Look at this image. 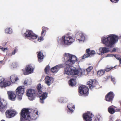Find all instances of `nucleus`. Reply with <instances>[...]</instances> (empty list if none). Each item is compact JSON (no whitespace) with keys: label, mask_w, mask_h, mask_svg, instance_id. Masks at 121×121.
<instances>
[{"label":"nucleus","mask_w":121,"mask_h":121,"mask_svg":"<svg viewBox=\"0 0 121 121\" xmlns=\"http://www.w3.org/2000/svg\"><path fill=\"white\" fill-rule=\"evenodd\" d=\"M65 60H67L65 62L66 65L68 66L73 65L77 62V58L75 55L69 53H65L64 54ZM89 72L86 69L80 68H76L73 67L68 66L64 69V73L69 75H86Z\"/></svg>","instance_id":"1"},{"label":"nucleus","mask_w":121,"mask_h":121,"mask_svg":"<svg viewBox=\"0 0 121 121\" xmlns=\"http://www.w3.org/2000/svg\"><path fill=\"white\" fill-rule=\"evenodd\" d=\"M21 115L25 119L30 121L36 119L38 116V111H35L30 109H24L21 112Z\"/></svg>","instance_id":"2"},{"label":"nucleus","mask_w":121,"mask_h":121,"mask_svg":"<svg viewBox=\"0 0 121 121\" xmlns=\"http://www.w3.org/2000/svg\"><path fill=\"white\" fill-rule=\"evenodd\" d=\"M118 36L115 35L110 34L106 37L103 36L101 38L102 43L106 47L111 48L118 41Z\"/></svg>","instance_id":"3"},{"label":"nucleus","mask_w":121,"mask_h":121,"mask_svg":"<svg viewBox=\"0 0 121 121\" xmlns=\"http://www.w3.org/2000/svg\"><path fill=\"white\" fill-rule=\"evenodd\" d=\"M75 40V38L73 35H67L60 38L59 41L64 45H69L73 42Z\"/></svg>","instance_id":"4"},{"label":"nucleus","mask_w":121,"mask_h":121,"mask_svg":"<svg viewBox=\"0 0 121 121\" xmlns=\"http://www.w3.org/2000/svg\"><path fill=\"white\" fill-rule=\"evenodd\" d=\"M23 35L26 38L31 40L35 39L38 37L37 35L35 34L32 31L30 30H27Z\"/></svg>","instance_id":"5"},{"label":"nucleus","mask_w":121,"mask_h":121,"mask_svg":"<svg viewBox=\"0 0 121 121\" xmlns=\"http://www.w3.org/2000/svg\"><path fill=\"white\" fill-rule=\"evenodd\" d=\"M15 91L18 99L21 100L22 99V95L24 93V87L23 86H19Z\"/></svg>","instance_id":"6"},{"label":"nucleus","mask_w":121,"mask_h":121,"mask_svg":"<svg viewBox=\"0 0 121 121\" xmlns=\"http://www.w3.org/2000/svg\"><path fill=\"white\" fill-rule=\"evenodd\" d=\"M34 68L31 65H26L25 69H22L23 73L24 75H27L32 73L34 71Z\"/></svg>","instance_id":"7"},{"label":"nucleus","mask_w":121,"mask_h":121,"mask_svg":"<svg viewBox=\"0 0 121 121\" xmlns=\"http://www.w3.org/2000/svg\"><path fill=\"white\" fill-rule=\"evenodd\" d=\"M36 92L35 90L32 89H29L26 91V95L29 99L30 100H34L36 97Z\"/></svg>","instance_id":"8"},{"label":"nucleus","mask_w":121,"mask_h":121,"mask_svg":"<svg viewBox=\"0 0 121 121\" xmlns=\"http://www.w3.org/2000/svg\"><path fill=\"white\" fill-rule=\"evenodd\" d=\"M89 89L85 85H82L80 86L79 89V93L85 96L88 95Z\"/></svg>","instance_id":"9"},{"label":"nucleus","mask_w":121,"mask_h":121,"mask_svg":"<svg viewBox=\"0 0 121 121\" xmlns=\"http://www.w3.org/2000/svg\"><path fill=\"white\" fill-rule=\"evenodd\" d=\"M17 114L16 111L13 109H10L7 110L5 112L6 117L8 118L14 117Z\"/></svg>","instance_id":"10"},{"label":"nucleus","mask_w":121,"mask_h":121,"mask_svg":"<svg viewBox=\"0 0 121 121\" xmlns=\"http://www.w3.org/2000/svg\"><path fill=\"white\" fill-rule=\"evenodd\" d=\"M12 84L11 81L5 80L4 78H2L0 79V86L1 87L9 86Z\"/></svg>","instance_id":"11"},{"label":"nucleus","mask_w":121,"mask_h":121,"mask_svg":"<svg viewBox=\"0 0 121 121\" xmlns=\"http://www.w3.org/2000/svg\"><path fill=\"white\" fill-rule=\"evenodd\" d=\"M93 116L92 113L89 112L84 113L83 115V118L85 121H91L92 118Z\"/></svg>","instance_id":"12"},{"label":"nucleus","mask_w":121,"mask_h":121,"mask_svg":"<svg viewBox=\"0 0 121 121\" xmlns=\"http://www.w3.org/2000/svg\"><path fill=\"white\" fill-rule=\"evenodd\" d=\"M109 50L108 48L106 47L100 48L97 51V53L99 55H102L104 54L109 52Z\"/></svg>","instance_id":"13"},{"label":"nucleus","mask_w":121,"mask_h":121,"mask_svg":"<svg viewBox=\"0 0 121 121\" xmlns=\"http://www.w3.org/2000/svg\"><path fill=\"white\" fill-rule=\"evenodd\" d=\"M42 31L41 32V36L38 38V41L40 42L43 41V37H44L46 33V30H48V28L47 27H43L42 28Z\"/></svg>","instance_id":"14"},{"label":"nucleus","mask_w":121,"mask_h":121,"mask_svg":"<svg viewBox=\"0 0 121 121\" xmlns=\"http://www.w3.org/2000/svg\"><path fill=\"white\" fill-rule=\"evenodd\" d=\"M86 53L85 54L82 56V58L84 59L86 57H88L91 55L95 54V51L93 50H90L89 49H87L86 51Z\"/></svg>","instance_id":"15"},{"label":"nucleus","mask_w":121,"mask_h":121,"mask_svg":"<svg viewBox=\"0 0 121 121\" xmlns=\"http://www.w3.org/2000/svg\"><path fill=\"white\" fill-rule=\"evenodd\" d=\"M6 108V104L4 100L3 99H0V111L1 112L4 111Z\"/></svg>","instance_id":"16"},{"label":"nucleus","mask_w":121,"mask_h":121,"mask_svg":"<svg viewBox=\"0 0 121 121\" xmlns=\"http://www.w3.org/2000/svg\"><path fill=\"white\" fill-rule=\"evenodd\" d=\"M38 94L39 96L40 102L42 104L44 103V100L47 96L48 93L46 92H42L41 91V93H38Z\"/></svg>","instance_id":"17"},{"label":"nucleus","mask_w":121,"mask_h":121,"mask_svg":"<svg viewBox=\"0 0 121 121\" xmlns=\"http://www.w3.org/2000/svg\"><path fill=\"white\" fill-rule=\"evenodd\" d=\"M9 99L12 101L15 100L16 97L15 92L12 91H9L7 92Z\"/></svg>","instance_id":"18"},{"label":"nucleus","mask_w":121,"mask_h":121,"mask_svg":"<svg viewBox=\"0 0 121 121\" xmlns=\"http://www.w3.org/2000/svg\"><path fill=\"white\" fill-rule=\"evenodd\" d=\"M76 34H79L80 37V38L77 39V41L80 43L83 42L85 39V34L83 33H80L79 32H77Z\"/></svg>","instance_id":"19"},{"label":"nucleus","mask_w":121,"mask_h":121,"mask_svg":"<svg viewBox=\"0 0 121 121\" xmlns=\"http://www.w3.org/2000/svg\"><path fill=\"white\" fill-rule=\"evenodd\" d=\"M108 112L111 114H113L115 112L119 111V109H117V108L113 105L109 107L108 109Z\"/></svg>","instance_id":"20"},{"label":"nucleus","mask_w":121,"mask_h":121,"mask_svg":"<svg viewBox=\"0 0 121 121\" xmlns=\"http://www.w3.org/2000/svg\"><path fill=\"white\" fill-rule=\"evenodd\" d=\"M63 66V65L62 64H60L58 65L52 67L51 69V71L53 73H57L59 69Z\"/></svg>","instance_id":"21"},{"label":"nucleus","mask_w":121,"mask_h":121,"mask_svg":"<svg viewBox=\"0 0 121 121\" xmlns=\"http://www.w3.org/2000/svg\"><path fill=\"white\" fill-rule=\"evenodd\" d=\"M114 96L112 92H110L108 93L106 96L105 99L107 101H110L112 100Z\"/></svg>","instance_id":"22"},{"label":"nucleus","mask_w":121,"mask_h":121,"mask_svg":"<svg viewBox=\"0 0 121 121\" xmlns=\"http://www.w3.org/2000/svg\"><path fill=\"white\" fill-rule=\"evenodd\" d=\"M45 80V83L48 86H50L52 84L54 81L53 79L52 78L48 76L46 77Z\"/></svg>","instance_id":"23"},{"label":"nucleus","mask_w":121,"mask_h":121,"mask_svg":"<svg viewBox=\"0 0 121 121\" xmlns=\"http://www.w3.org/2000/svg\"><path fill=\"white\" fill-rule=\"evenodd\" d=\"M10 79L13 84L16 83L19 80V79L16 76L12 75L11 76Z\"/></svg>","instance_id":"24"},{"label":"nucleus","mask_w":121,"mask_h":121,"mask_svg":"<svg viewBox=\"0 0 121 121\" xmlns=\"http://www.w3.org/2000/svg\"><path fill=\"white\" fill-rule=\"evenodd\" d=\"M67 107L69 110L68 111V113H72L73 112L74 109V105L73 104L69 103L68 104Z\"/></svg>","instance_id":"25"},{"label":"nucleus","mask_w":121,"mask_h":121,"mask_svg":"<svg viewBox=\"0 0 121 121\" xmlns=\"http://www.w3.org/2000/svg\"><path fill=\"white\" fill-rule=\"evenodd\" d=\"M87 84L88 85L90 88L92 89L95 86V82L92 80H90L87 82Z\"/></svg>","instance_id":"26"},{"label":"nucleus","mask_w":121,"mask_h":121,"mask_svg":"<svg viewBox=\"0 0 121 121\" xmlns=\"http://www.w3.org/2000/svg\"><path fill=\"white\" fill-rule=\"evenodd\" d=\"M38 61L39 62H41L43 61V55L42 52L40 51L38 53Z\"/></svg>","instance_id":"27"},{"label":"nucleus","mask_w":121,"mask_h":121,"mask_svg":"<svg viewBox=\"0 0 121 121\" xmlns=\"http://www.w3.org/2000/svg\"><path fill=\"white\" fill-rule=\"evenodd\" d=\"M13 30L12 29L9 27H8L6 28L4 30L5 33L8 34H11L12 33Z\"/></svg>","instance_id":"28"},{"label":"nucleus","mask_w":121,"mask_h":121,"mask_svg":"<svg viewBox=\"0 0 121 121\" xmlns=\"http://www.w3.org/2000/svg\"><path fill=\"white\" fill-rule=\"evenodd\" d=\"M69 85L72 86L75 85L76 84V79L75 78L71 79L69 82Z\"/></svg>","instance_id":"29"},{"label":"nucleus","mask_w":121,"mask_h":121,"mask_svg":"<svg viewBox=\"0 0 121 121\" xmlns=\"http://www.w3.org/2000/svg\"><path fill=\"white\" fill-rule=\"evenodd\" d=\"M104 70H100L98 71L97 72V75L98 76L100 77L103 75L104 73Z\"/></svg>","instance_id":"30"},{"label":"nucleus","mask_w":121,"mask_h":121,"mask_svg":"<svg viewBox=\"0 0 121 121\" xmlns=\"http://www.w3.org/2000/svg\"><path fill=\"white\" fill-rule=\"evenodd\" d=\"M32 81L30 79H29L25 80L24 82V84L27 85H30Z\"/></svg>","instance_id":"31"},{"label":"nucleus","mask_w":121,"mask_h":121,"mask_svg":"<svg viewBox=\"0 0 121 121\" xmlns=\"http://www.w3.org/2000/svg\"><path fill=\"white\" fill-rule=\"evenodd\" d=\"M42 88L40 84H39L37 85V88L38 90V92L41 93V89Z\"/></svg>","instance_id":"32"},{"label":"nucleus","mask_w":121,"mask_h":121,"mask_svg":"<svg viewBox=\"0 0 121 121\" xmlns=\"http://www.w3.org/2000/svg\"><path fill=\"white\" fill-rule=\"evenodd\" d=\"M12 65L13 68H16L18 66V65L17 63L14 62L12 63Z\"/></svg>","instance_id":"33"},{"label":"nucleus","mask_w":121,"mask_h":121,"mask_svg":"<svg viewBox=\"0 0 121 121\" xmlns=\"http://www.w3.org/2000/svg\"><path fill=\"white\" fill-rule=\"evenodd\" d=\"M49 66L48 65L46 66L45 69V71L46 73H48L49 70Z\"/></svg>","instance_id":"34"},{"label":"nucleus","mask_w":121,"mask_h":121,"mask_svg":"<svg viewBox=\"0 0 121 121\" xmlns=\"http://www.w3.org/2000/svg\"><path fill=\"white\" fill-rule=\"evenodd\" d=\"M114 57L117 59L119 60L121 58V56L118 55H114Z\"/></svg>","instance_id":"35"},{"label":"nucleus","mask_w":121,"mask_h":121,"mask_svg":"<svg viewBox=\"0 0 121 121\" xmlns=\"http://www.w3.org/2000/svg\"><path fill=\"white\" fill-rule=\"evenodd\" d=\"M114 54H108L106 57H114Z\"/></svg>","instance_id":"36"},{"label":"nucleus","mask_w":121,"mask_h":121,"mask_svg":"<svg viewBox=\"0 0 121 121\" xmlns=\"http://www.w3.org/2000/svg\"><path fill=\"white\" fill-rule=\"evenodd\" d=\"M93 67L92 66H90L87 69H86L87 71L89 73L90 72L91 70L93 69Z\"/></svg>","instance_id":"37"},{"label":"nucleus","mask_w":121,"mask_h":121,"mask_svg":"<svg viewBox=\"0 0 121 121\" xmlns=\"http://www.w3.org/2000/svg\"><path fill=\"white\" fill-rule=\"evenodd\" d=\"M65 99L63 98H60L59 99V101L60 102H65V101H64V100Z\"/></svg>","instance_id":"38"},{"label":"nucleus","mask_w":121,"mask_h":121,"mask_svg":"<svg viewBox=\"0 0 121 121\" xmlns=\"http://www.w3.org/2000/svg\"><path fill=\"white\" fill-rule=\"evenodd\" d=\"M8 48H0L1 50L3 51L4 52H5L6 51H7L8 50Z\"/></svg>","instance_id":"39"},{"label":"nucleus","mask_w":121,"mask_h":121,"mask_svg":"<svg viewBox=\"0 0 121 121\" xmlns=\"http://www.w3.org/2000/svg\"><path fill=\"white\" fill-rule=\"evenodd\" d=\"M17 50L16 48H15L14 51L12 52V55H14L15 53L17 51Z\"/></svg>","instance_id":"40"},{"label":"nucleus","mask_w":121,"mask_h":121,"mask_svg":"<svg viewBox=\"0 0 121 121\" xmlns=\"http://www.w3.org/2000/svg\"><path fill=\"white\" fill-rule=\"evenodd\" d=\"M110 1L112 3H116L118 2L119 0H110Z\"/></svg>","instance_id":"41"},{"label":"nucleus","mask_w":121,"mask_h":121,"mask_svg":"<svg viewBox=\"0 0 121 121\" xmlns=\"http://www.w3.org/2000/svg\"><path fill=\"white\" fill-rule=\"evenodd\" d=\"M112 67L107 68L105 69V70L107 72H108L112 68Z\"/></svg>","instance_id":"42"},{"label":"nucleus","mask_w":121,"mask_h":121,"mask_svg":"<svg viewBox=\"0 0 121 121\" xmlns=\"http://www.w3.org/2000/svg\"><path fill=\"white\" fill-rule=\"evenodd\" d=\"M111 81L114 84H115V79L114 78H111Z\"/></svg>","instance_id":"43"},{"label":"nucleus","mask_w":121,"mask_h":121,"mask_svg":"<svg viewBox=\"0 0 121 121\" xmlns=\"http://www.w3.org/2000/svg\"><path fill=\"white\" fill-rule=\"evenodd\" d=\"M114 117H111L109 119V121H114Z\"/></svg>","instance_id":"44"},{"label":"nucleus","mask_w":121,"mask_h":121,"mask_svg":"<svg viewBox=\"0 0 121 121\" xmlns=\"http://www.w3.org/2000/svg\"><path fill=\"white\" fill-rule=\"evenodd\" d=\"M116 48H113L112 50V52H116Z\"/></svg>","instance_id":"45"},{"label":"nucleus","mask_w":121,"mask_h":121,"mask_svg":"<svg viewBox=\"0 0 121 121\" xmlns=\"http://www.w3.org/2000/svg\"><path fill=\"white\" fill-rule=\"evenodd\" d=\"M95 121H100L99 119L98 118H96L95 119Z\"/></svg>","instance_id":"46"},{"label":"nucleus","mask_w":121,"mask_h":121,"mask_svg":"<svg viewBox=\"0 0 121 121\" xmlns=\"http://www.w3.org/2000/svg\"><path fill=\"white\" fill-rule=\"evenodd\" d=\"M116 121H121L120 120L117 119Z\"/></svg>","instance_id":"47"},{"label":"nucleus","mask_w":121,"mask_h":121,"mask_svg":"<svg viewBox=\"0 0 121 121\" xmlns=\"http://www.w3.org/2000/svg\"><path fill=\"white\" fill-rule=\"evenodd\" d=\"M5 121L4 120H2L1 121Z\"/></svg>","instance_id":"48"}]
</instances>
